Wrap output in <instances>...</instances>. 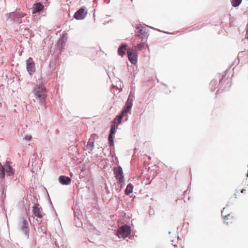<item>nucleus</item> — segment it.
Segmentation results:
<instances>
[{
  "label": "nucleus",
  "mask_w": 248,
  "mask_h": 248,
  "mask_svg": "<svg viewBox=\"0 0 248 248\" xmlns=\"http://www.w3.org/2000/svg\"><path fill=\"white\" fill-rule=\"evenodd\" d=\"M25 14H24V13H21V14H20L19 15V17H20V18H22V17H24V16H25Z\"/></svg>",
  "instance_id": "25"
},
{
  "label": "nucleus",
  "mask_w": 248,
  "mask_h": 248,
  "mask_svg": "<svg viewBox=\"0 0 248 248\" xmlns=\"http://www.w3.org/2000/svg\"><path fill=\"white\" fill-rule=\"evenodd\" d=\"M133 188L134 186L132 184H128L126 187V189L125 190V194L129 195L130 193H132L133 192Z\"/></svg>",
  "instance_id": "16"
},
{
  "label": "nucleus",
  "mask_w": 248,
  "mask_h": 248,
  "mask_svg": "<svg viewBox=\"0 0 248 248\" xmlns=\"http://www.w3.org/2000/svg\"><path fill=\"white\" fill-rule=\"evenodd\" d=\"M5 177L4 166H2L0 163V178L3 179Z\"/></svg>",
  "instance_id": "18"
},
{
  "label": "nucleus",
  "mask_w": 248,
  "mask_h": 248,
  "mask_svg": "<svg viewBox=\"0 0 248 248\" xmlns=\"http://www.w3.org/2000/svg\"><path fill=\"white\" fill-rule=\"evenodd\" d=\"M145 46V43H140L138 45H137V46H135V48H133L134 49H136L137 50V51L138 50H141L142 48Z\"/></svg>",
  "instance_id": "21"
},
{
  "label": "nucleus",
  "mask_w": 248,
  "mask_h": 248,
  "mask_svg": "<svg viewBox=\"0 0 248 248\" xmlns=\"http://www.w3.org/2000/svg\"><path fill=\"white\" fill-rule=\"evenodd\" d=\"M118 53L121 56H123L124 55V45H122L120 47H119L118 49Z\"/></svg>",
  "instance_id": "22"
},
{
  "label": "nucleus",
  "mask_w": 248,
  "mask_h": 248,
  "mask_svg": "<svg viewBox=\"0 0 248 248\" xmlns=\"http://www.w3.org/2000/svg\"><path fill=\"white\" fill-rule=\"evenodd\" d=\"M242 0H232L231 1L233 7L238 6L241 2Z\"/></svg>",
  "instance_id": "20"
},
{
  "label": "nucleus",
  "mask_w": 248,
  "mask_h": 248,
  "mask_svg": "<svg viewBox=\"0 0 248 248\" xmlns=\"http://www.w3.org/2000/svg\"><path fill=\"white\" fill-rule=\"evenodd\" d=\"M59 180L61 184L64 185H69L71 182V179L69 177L63 175L60 176Z\"/></svg>",
  "instance_id": "11"
},
{
  "label": "nucleus",
  "mask_w": 248,
  "mask_h": 248,
  "mask_svg": "<svg viewBox=\"0 0 248 248\" xmlns=\"http://www.w3.org/2000/svg\"><path fill=\"white\" fill-rule=\"evenodd\" d=\"M223 219L224 223L226 224L232 223L234 220L233 217L230 214L224 216Z\"/></svg>",
  "instance_id": "13"
},
{
  "label": "nucleus",
  "mask_w": 248,
  "mask_h": 248,
  "mask_svg": "<svg viewBox=\"0 0 248 248\" xmlns=\"http://www.w3.org/2000/svg\"><path fill=\"white\" fill-rule=\"evenodd\" d=\"M117 235L119 238H124V225H122L118 230Z\"/></svg>",
  "instance_id": "15"
},
{
  "label": "nucleus",
  "mask_w": 248,
  "mask_h": 248,
  "mask_svg": "<svg viewBox=\"0 0 248 248\" xmlns=\"http://www.w3.org/2000/svg\"><path fill=\"white\" fill-rule=\"evenodd\" d=\"M124 115V109H123L121 115L117 116L114 119L112 123L110 131V134L108 136V140L111 145H113V134L115 132V128L117 127L118 125L121 122L122 119Z\"/></svg>",
  "instance_id": "1"
},
{
  "label": "nucleus",
  "mask_w": 248,
  "mask_h": 248,
  "mask_svg": "<svg viewBox=\"0 0 248 248\" xmlns=\"http://www.w3.org/2000/svg\"><path fill=\"white\" fill-rule=\"evenodd\" d=\"M114 173L117 180L121 184L123 182V172L121 167L114 168Z\"/></svg>",
  "instance_id": "7"
},
{
  "label": "nucleus",
  "mask_w": 248,
  "mask_h": 248,
  "mask_svg": "<svg viewBox=\"0 0 248 248\" xmlns=\"http://www.w3.org/2000/svg\"><path fill=\"white\" fill-rule=\"evenodd\" d=\"M126 105H127V106L126 108H125V110H124L125 113L127 112L131 109V107L132 106V99H130V98L129 97L127 101Z\"/></svg>",
  "instance_id": "14"
},
{
  "label": "nucleus",
  "mask_w": 248,
  "mask_h": 248,
  "mask_svg": "<svg viewBox=\"0 0 248 248\" xmlns=\"http://www.w3.org/2000/svg\"><path fill=\"white\" fill-rule=\"evenodd\" d=\"M148 27L145 25L139 24L136 27V36L143 40L147 36Z\"/></svg>",
  "instance_id": "2"
},
{
  "label": "nucleus",
  "mask_w": 248,
  "mask_h": 248,
  "mask_svg": "<svg viewBox=\"0 0 248 248\" xmlns=\"http://www.w3.org/2000/svg\"><path fill=\"white\" fill-rule=\"evenodd\" d=\"M87 14V11L82 7L75 13L74 17L77 20H82L85 18Z\"/></svg>",
  "instance_id": "6"
},
{
  "label": "nucleus",
  "mask_w": 248,
  "mask_h": 248,
  "mask_svg": "<svg viewBox=\"0 0 248 248\" xmlns=\"http://www.w3.org/2000/svg\"><path fill=\"white\" fill-rule=\"evenodd\" d=\"M44 5L40 2L34 4L32 7V14H36L42 11Z\"/></svg>",
  "instance_id": "12"
},
{
  "label": "nucleus",
  "mask_w": 248,
  "mask_h": 248,
  "mask_svg": "<svg viewBox=\"0 0 248 248\" xmlns=\"http://www.w3.org/2000/svg\"><path fill=\"white\" fill-rule=\"evenodd\" d=\"M20 227L22 231L26 235L29 236V227L28 222L24 218H22L20 223Z\"/></svg>",
  "instance_id": "8"
},
{
  "label": "nucleus",
  "mask_w": 248,
  "mask_h": 248,
  "mask_svg": "<svg viewBox=\"0 0 248 248\" xmlns=\"http://www.w3.org/2000/svg\"><path fill=\"white\" fill-rule=\"evenodd\" d=\"M32 212L35 216L39 218L43 217L42 209L41 207H39V205L38 204L36 203L34 204L33 207Z\"/></svg>",
  "instance_id": "9"
},
{
  "label": "nucleus",
  "mask_w": 248,
  "mask_h": 248,
  "mask_svg": "<svg viewBox=\"0 0 248 248\" xmlns=\"http://www.w3.org/2000/svg\"><path fill=\"white\" fill-rule=\"evenodd\" d=\"M128 58L130 62L133 64H136L137 62L138 54L137 50L129 49L127 51Z\"/></svg>",
  "instance_id": "4"
},
{
  "label": "nucleus",
  "mask_w": 248,
  "mask_h": 248,
  "mask_svg": "<svg viewBox=\"0 0 248 248\" xmlns=\"http://www.w3.org/2000/svg\"><path fill=\"white\" fill-rule=\"evenodd\" d=\"M211 84L216 86L217 85V82L216 81H212Z\"/></svg>",
  "instance_id": "24"
},
{
  "label": "nucleus",
  "mask_w": 248,
  "mask_h": 248,
  "mask_svg": "<svg viewBox=\"0 0 248 248\" xmlns=\"http://www.w3.org/2000/svg\"><path fill=\"white\" fill-rule=\"evenodd\" d=\"M4 171H5L7 174L9 176H12L15 173V170L10 165V162H6L4 165Z\"/></svg>",
  "instance_id": "10"
},
{
  "label": "nucleus",
  "mask_w": 248,
  "mask_h": 248,
  "mask_svg": "<svg viewBox=\"0 0 248 248\" xmlns=\"http://www.w3.org/2000/svg\"><path fill=\"white\" fill-rule=\"evenodd\" d=\"M15 15H16V14L12 13V14H11L10 15V16H11V17H14V16H15Z\"/></svg>",
  "instance_id": "26"
},
{
  "label": "nucleus",
  "mask_w": 248,
  "mask_h": 248,
  "mask_svg": "<svg viewBox=\"0 0 248 248\" xmlns=\"http://www.w3.org/2000/svg\"><path fill=\"white\" fill-rule=\"evenodd\" d=\"M245 191H246V190H245V189H243L241 190V193H244V192H245Z\"/></svg>",
  "instance_id": "27"
},
{
  "label": "nucleus",
  "mask_w": 248,
  "mask_h": 248,
  "mask_svg": "<svg viewBox=\"0 0 248 248\" xmlns=\"http://www.w3.org/2000/svg\"><path fill=\"white\" fill-rule=\"evenodd\" d=\"M45 88L43 85H37L34 89V93L36 98L42 100L46 97Z\"/></svg>",
  "instance_id": "3"
},
{
  "label": "nucleus",
  "mask_w": 248,
  "mask_h": 248,
  "mask_svg": "<svg viewBox=\"0 0 248 248\" xmlns=\"http://www.w3.org/2000/svg\"><path fill=\"white\" fill-rule=\"evenodd\" d=\"M25 139L28 140H30L31 139V136L30 135H27Z\"/></svg>",
  "instance_id": "23"
},
{
  "label": "nucleus",
  "mask_w": 248,
  "mask_h": 248,
  "mask_svg": "<svg viewBox=\"0 0 248 248\" xmlns=\"http://www.w3.org/2000/svg\"><path fill=\"white\" fill-rule=\"evenodd\" d=\"M94 147V143L93 142L90 141V140L88 142L86 148L87 150L92 151L93 148Z\"/></svg>",
  "instance_id": "17"
},
{
  "label": "nucleus",
  "mask_w": 248,
  "mask_h": 248,
  "mask_svg": "<svg viewBox=\"0 0 248 248\" xmlns=\"http://www.w3.org/2000/svg\"><path fill=\"white\" fill-rule=\"evenodd\" d=\"M125 238L128 236L129 234L131 233V229L130 227L125 225Z\"/></svg>",
  "instance_id": "19"
},
{
  "label": "nucleus",
  "mask_w": 248,
  "mask_h": 248,
  "mask_svg": "<svg viewBox=\"0 0 248 248\" xmlns=\"http://www.w3.org/2000/svg\"><path fill=\"white\" fill-rule=\"evenodd\" d=\"M27 69L30 75H32L35 71V63L32 58H29L26 61Z\"/></svg>",
  "instance_id": "5"
}]
</instances>
